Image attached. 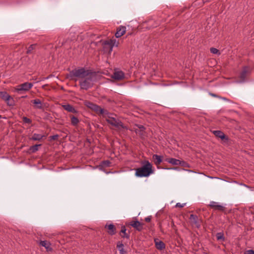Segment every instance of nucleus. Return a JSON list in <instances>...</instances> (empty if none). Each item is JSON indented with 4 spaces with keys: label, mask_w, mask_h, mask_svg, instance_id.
Instances as JSON below:
<instances>
[{
    "label": "nucleus",
    "mask_w": 254,
    "mask_h": 254,
    "mask_svg": "<svg viewBox=\"0 0 254 254\" xmlns=\"http://www.w3.org/2000/svg\"><path fill=\"white\" fill-rule=\"evenodd\" d=\"M102 116L106 121L111 126L115 127L118 130L127 129V127L124 126L122 122L116 117V116L109 113L107 110L103 114Z\"/></svg>",
    "instance_id": "1"
},
{
    "label": "nucleus",
    "mask_w": 254,
    "mask_h": 254,
    "mask_svg": "<svg viewBox=\"0 0 254 254\" xmlns=\"http://www.w3.org/2000/svg\"><path fill=\"white\" fill-rule=\"evenodd\" d=\"M96 75V72L91 70L85 69L83 67L75 68L69 73L70 77H75L78 78H93Z\"/></svg>",
    "instance_id": "2"
},
{
    "label": "nucleus",
    "mask_w": 254,
    "mask_h": 254,
    "mask_svg": "<svg viewBox=\"0 0 254 254\" xmlns=\"http://www.w3.org/2000/svg\"><path fill=\"white\" fill-rule=\"evenodd\" d=\"M153 173L152 164L148 161H146L143 163L141 167L135 170V175L136 177L142 178L148 177Z\"/></svg>",
    "instance_id": "3"
},
{
    "label": "nucleus",
    "mask_w": 254,
    "mask_h": 254,
    "mask_svg": "<svg viewBox=\"0 0 254 254\" xmlns=\"http://www.w3.org/2000/svg\"><path fill=\"white\" fill-rule=\"evenodd\" d=\"M84 104L86 107L94 111L97 114L100 115H103L106 111L104 109L101 108L100 106L89 101H85Z\"/></svg>",
    "instance_id": "4"
},
{
    "label": "nucleus",
    "mask_w": 254,
    "mask_h": 254,
    "mask_svg": "<svg viewBox=\"0 0 254 254\" xmlns=\"http://www.w3.org/2000/svg\"><path fill=\"white\" fill-rule=\"evenodd\" d=\"M112 78L113 79H124L125 78H128L129 77L127 75L125 74V73L121 69L116 68L114 70Z\"/></svg>",
    "instance_id": "5"
},
{
    "label": "nucleus",
    "mask_w": 254,
    "mask_h": 254,
    "mask_svg": "<svg viewBox=\"0 0 254 254\" xmlns=\"http://www.w3.org/2000/svg\"><path fill=\"white\" fill-rule=\"evenodd\" d=\"M190 220L191 225L193 227H195L197 228H200L201 221L196 215L190 214Z\"/></svg>",
    "instance_id": "6"
},
{
    "label": "nucleus",
    "mask_w": 254,
    "mask_h": 254,
    "mask_svg": "<svg viewBox=\"0 0 254 254\" xmlns=\"http://www.w3.org/2000/svg\"><path fill=\"white\" fill-rule=\"evenodd\" d=\"M209 206L213 208L215 210L223 211L225 210V206L220 204L219 202L211 201H210Z\"/></svg>",
    "instance_id": "7"
},
{
    "label": "nucleus",
    "mask_w": 254,
    "mask_h": 254,
    "mask_svg": "<svg viewBox=\"0 0 254 254\" xmlns=\"http://www.w3.org/2000/svg\"><path fill=\"white\" fill-rule=\"evenodd\" d=\"M126 32V27L120 25L117 29V31L115 33V36L116 38H120L124 35Z\"/></svg>",
    "instance_id": "8"
},
{
    "label": "nucleus",
    "mask_w": 254,
    "mask_h": 254,
    "mask_svg": "<svg viewBox=\"0 0 254 254\" xmlns=\"http://www.w3.org/2000/svg\"><path fill=\"white\" fill-rule=\"evenodd\" d=\"M129 224L138 231H141L143 229V224L138 221H132Z\"/></svg>",
    "instance_id": "9"
},
{
    "label": "nucleus",
    "mask_w": 254,
    "mask_h": 254,
    "mask_svg": "<svg viewBox=\"0 0 254 254\" xmlns=\"http://www.w3.org/2000/svg\"><path fill=\"white\" fill-rule=\"evenodd\" d=\"M80 85L82 89L87 90L92 87L93 83L90 80H80Z\"/></svg>",
    "instance_id": "10"
},
{
    "label": "nucleus",
    "mask_w": 254,
    "mask_h": 254,
    "mask_svg": "<svg viewBox=\"0 0 254 254\" xmlns=\"http://www.w3.org/2000/svg\"><path fill=\"white\" fill-rule=\"evenodd\" d=\"M103 48L104 51L106 53H111L113 51V47L110 45L109 42L106 40L103 43Z\"/></svg>",
    "instance_id": "11"
},
{
    "label": "nucleus",
    "mask_w": 254,
    "mask_h": 254,
    "mask_svg": "<svg viewBox=\"0 0 254 254\" xmlns=\"http://www.w3.org/2000/svg\"><path fill=\"white\" fill-rule=\"evenodd\" d=\"M251 69L250 67L246 66L244 67L240 73V78L241 79H245L246 77L250 73Z\"/></svg>",
    "instance_id": "12"
},
{
    "label": "nucleus",
    "mask_w": 254,
    "mask_h": 254,
    "mask_svg": "<svg viewBox=\"0 0 254 254\" xmlns=\"http://www.w3.org/2000/svg\"><path fill=\"white\" fill-rule=\"evenodd\" d=\"M40 245L45 247L47 252H52L53 251V249L51 246V243L47 241H41L40 242Z\"/></svg>",
    "instance_id": "13"
},
{
    "label": "nucleus",
    "mask_w": 254,
    "mask_h": 254,
    "mask_svg": "<svg viewBox=\"0 0 254 254\" xmlns=\"http://www.w3.org/2000/svg\"><path fill=\"white\" fill-rule=\"evenodd\" d=\"M105 228L107 229V232L108 233V234L111 235H114L116 232V228L115 226L112 224H110L109 225L106 224L105 226Z\"/></svg>",
    "instance_id": "14"
},
{
    "label": "nucleus",
    "mask_w": 254,
    "mask_h": 254,
    "mask_svg": "<svg viewBox=\"0 0 254 254\" xmlns=\"http://www.w3.org/2000/svg\"><path fill=\"white\" fill-rule=\"evenodd\" d=\"M213 133L216 136L221 138L222 140H226V141L228 140V137H227L225 134L220 130H214L213 131Z\"/></svg>",
    "instance_id": "15"
},
{
    "label": "nucleus",
    "mask_w": 254,
    "mask_h": 254,
    "mask_svg": "<svg viewBox=\"0 0 254 254\" xmlns=\"http://www.w3.org/2000/svg\"><path fill=\"white\" fill-rule=\"evenodd\" d=\"M162 158L163 156L157 154H154L152 156V159L156 166H158L161 164L162 162Z\"/></svg>",
    "instance_id": "16"
},
{
    "label": "nucleus",
    "mask_w": 254,
    "mask_h": 254,
    "mask_svg": "<svg viewBox=\"0 0 254 254\" xmlns=\"http://www.w3.org/2000/svg\"><path fill=\"white\" fill-rule=\"evenodd\" d=\"M32 86V84L30 83L25 82L19 86V87L17 88V90H28L30 89Z\"/></svg>",
    "instance_id": "17"
},
{
    "label": "nucleus",
    "mask_w": 254,
    "mask_h": 254,
    "mask_svg": "<svg viewBox=\"0 0 254 254\" xmlns=\"http://www.w3.org/2000/svg\"><path fill=\"white\" fill-rule=\"evenodd\" d=\"M155 244L156 248L159 250H162L165 248V244L161 241L158 239H155Z\"/></svg>",
    "instance_id": "18"
},
{
    "label": "nucleus",
    "mask_w": 254,
    "mask_h": 254,
    "mask_svg": "<svg viewBox=\"0 0 254 254\" xmlns=\"http://www.w3.org/2000/svg\"><path fill=\"white\" fill-rule=\"evenodd\" d=\"M63 107L65 110L69 112L73 113H77V111L74 109V108L72 106L70 105V104L64 105H63Z\"/></svg>",
    "instance_id": "19"
},
{
    "label": "nucleus",
    "mask_w": 254,
    "mask_h": 254,
    "mask_svg": "<svg viewBox=\"0 0 254 254\" xmlns=\"http://www.w3.org/2000/svg\"><path fill=\"white\" fill-rule=\"evenodd\" d=\"M127 229L125 226L122 227V230L120 232V235L123 238H127L128 239L129 238V233H127L126 232Z\"/></svg>",
    "instance_id": "20"
},
{
    "label": "nucleus",
    "mask_w": 254,
    "mask_h": 254,
    "mask_svg": "<svg viewBox=\"0 0 254 254\" xmlns=\"http://www.w3.org/2000/svg\"><path fill=\"white\" fill-rule=\"evenodd\" d=\"M46 136L42 134L34 133L33 136L30 138L31 140L37 141L41 140L43 137H45Z\"/></svg>",
    "instance_id": "21"
},
{
    "label": "nucleus",
    "mask_w": 254,
    "mask_h": 254,
    "mask_svg": "<svg viewBox=\"0 0 254 254\" xmlns=\"http://www.w3.org/2000/svg\"><path fill=\"white\" fill-rule=\"evenodd\" d=\"M4 101L9 106H13L15 105L13 98L11 97L9 95L7 96V97Z\"/></svg>",
    "instance_id": "22"
},
{
    "label": "nucleus",
    "mask_w": 254,
    "mask_h": 254,
    "mask_svg": "<svg viewBox=\"0 0 254 254\" xmlns=\"http://www.w3.org/2000/svg\"><path fill=\"white\" fill-rule=\"evenodd\" d=\"M166 161L168 163L172 164L174 165H178L180 164H181L180 160L175 159V158H168L166 160Z\"/></svg>",
    "instance_id": "23"
},
{
    "label": "nucleus",
    "mask_w": 254,
    "mask_h": 254,
    "mask_svg": "<svg viewBox=\"0 0 254 254\" xmlns=\"http://www.w3.org/2000/svg\"><path fill=\"white\" fill-rule=\"evenodd\" d=\"M117 247L120 251V254H126V252L124 249V245L122 243L118 242Z\"/></svg>",
    "instance_id": "24"
},
{
    "label": "nucleus",
    "mask_w": 254,
    "mask_h": 254,
    "mask_svg": "<svg viewBox=\"0 0 254 254\" xmlns=\"http://www.w3.org/2000/svg\"><path fill=\"white\" fill-rule=\"evenodd\" d=\"M71 123L72 125L75 126L79 123V120L75 117L71 116Z\"/></svg>",
    "instance_id": "25"
},
{
    "label": "nucleus",
    "mask_w": 254,
    "mask_h": 254,
    "mask_svg": "<svg viewBox=\"0 0 254 254\" xmlns=\"http://www.w3.org/2000/svg\"><path fill=\"white\" fill-rule=\"evenodd\" d=\"M32 102L33 103V104H34L36 106V107L37 108H38V109L42 108V103H41V101H40V100H39L38 99H36L33 100Z\"/></svg>",
    "instance_id": "26"
},
{
    "label": "nucleus",
    "mask_w": 254,
    "mask_h": 254,
    "mask_svg": "<svg viewBox=\"0 0 254 254\" xmlns=\"http://www.w3.org/2000/svg\"><path fill=\"white\" fill-rule=\"evenodd\" d=\"M216 238H217V240L224 241V240H225V238L224 237V234H223V233H222L221 232L217 233Z\"/></svg>",
    "instance_id": "27"
},
{
    "label": "nucleus",
    "mask_w": 254,
    "mask_h": 254,
    "mask_svg": "<svg viewBox=\"0 0 254 254\" xmlns=\"http://www.w3.org/2000/svg\"><path fill=\"white\" fill-rule=\"evenodd\" d=\"M36 45V44L31 45L27 49V51L26 52L27 54H30L32 52V51L35 49Z\"/></svg>",
    "instance_id": "28"
},
{
    "label": "nucleus",
    "mask_w": 254,
    "mask_h": 254,
    "mask_svg": "<svg viewBox=\"0 0 254 254\" xmlns=\"http://www.w3.org/2000/svg\"><path fill=\"white\" fill-rule=\"evenodd\" d=\"M9 94L5 91H0V98L4 100Z\"/></svg>",
    "instance_id": "29"
},
{
    "label": "nucleus",
    "mask_w": 254,
    "mask_h": 254,
    "mask_svg": "<svg viewBox=\"0 0 254 254\" xmlns=\"http://www.w3.org/2000/svg\"><path fill=\"white\" fill-rule=\"evenodd\" d=\"M107 41L109 42L110 45H111V46H112L113 48L114 46H118V42H117L116 39H110Z\"/></svg>",
    "instance_id": "30"
},
{
    "label": "nucleus",
    "mask_w": 254,
    "mask_h": 254,
    "mask_svg": "<svg viewBox=\"0 0 254 254\" xmlns=\"http://www.w3.org/2000/svg\"><path fill=\"white\" fill-rule=\"evenodd\" d=\"M210 52L212 54H218L219 55L220 54L219 50L218 49H217L216 48H211L210 49Z\"/></svg>",
    "instance_id": "31"
},
{
    "label": "nucleus",
    "mask_w": 254,
    "mask_h": 254,
    "mask_svg": "<svg viewBox=\"0 0 254 254\" xmlns=\"http://www.w3.org/2000/svg\"><path fill=\"white\" fill-rule=\"evenodd\" d=\"M22 120H23V121L25 123H27V124H31V122H32V121L29 119V118H27V117H23L22 118Z\"/></svg>",
    "instance_id": "32"
},
{
    "label": "nucleus",
    "mask_w": 254,
    "mask_h": 254,
    "mask_svg": "<svg viewBox=\"0 0 254 254\" xmlns=\"http://www.w3.org/2000/svg\"><path fill=\"white\" fill-rule=\"evenodd\" d=\"M41 144H36L35 145H33L31 147V149L32 150L33 152H35L38 150V146H40Z\"/></svg>",
    "instance_id": "33"
},
{
    "label": "nucleus",
    "mask_w": 254,
    "mask_h": 254,
    "mask_svg": "<svg viewBox=\"0 0 254 254\" xmlns=\"http://www.w3.org/2000/svg\"><path fill=\"white\" fill-rule=\"evenodd\" d=\"M102 164L103 167H109L110 164V162L109 161H104L102 162Z\"/></svg>",
    "instance_id": "34"
},
{
    "label": "nucleus",
    "mask_w": 254,
    "mask_h": 254,
    "mask_svg": "<svg viewBox=\"0 0 254 254\" xmlns=\"http://www.w3.org/2000/svg\"><path fill=\"white\" fill-rule=\"evenodd\" d=\"M181 164H180L179 165H180L183 167H189V164L188 163H186L185 162L181 161Z\"/></svg>",
    "instance_id": "35"
},
{
    "label": "nucleus",
    "mask_w": 254,
    "mask_h": 254,
    "mask_svg": "<svg viewBox=\"0 0 254 254\" xmlns=\"http://www.w3.org/2000/svg\"><path fill=\"white\" fill-rule=\"evenodd\" d=\"M186 205V203H181L180 202L177 203L176 204V207H183Z\"/></svg>",
    "instance_id": "36"
},
{
    "label": "nucleus",
    "mask_w": 254,
    "mask_h": 254,
    "mask_svg": "<svg viewBox=\"0 0 254 254\" xmlns=\"http://www.w3.org/2000/svg\"><path fill=\"white\" fill-rule=\"evenodd\" d=\"M53 77H56V78H59V76L58 75H53V74H51L49 76L45 78L46 79H48L50 78H52Z\"/></svg>",
    "instance_id": "37"
},
{
    "label": "nucleus",
    "mask_w": 254,
    "mask_h": 254,
    "mask_svg": "<svg viewBox=\"0 0 254 254\" xmlns=\"http://www.w3.org/2000/svg\"><path fill=\"white\" fill-rule=\"evenodd\" d=\"M58 136H59L58 135L56 134V135L51 136H50V137H51V139L56 140L58 139Z\"/></svg>",
    "instance_id": "38"
},
{
    "label": "nucleus",
    "mask_w": 254,
    "mask_h": 254,
    "mask_svg": "<svg viewBox=\"0 0 254 254\" xmlns=\"http://www.w3.org/2000/svg\"><path fill=\"white\" fill-rule=\"evenodd\" d=\"M151 218H152L151 216H149L145 218V221L149 222L151 221Z\"/></svg>",
    "instance_id": "39"
},
{
    "label": "nucleus",
    "mask_w": 254,
    "mask_h": 254,
    "mask_svg": "<svg viewBox=\"0 0 254 254\" xmlns=\"http://www.w3.org/2000/svg\"><path fill=\"white\" fill-rule=\"evenodd\" d=\"M246 254H254V251L253 250H250L246 252Z\"/></svg>",
    "instance_id": "40"
},
{
    "label": "nucleus",
    "mask_w": 254,
    "mask_h": 254,
    "mask_svg": "<svg viewBox=\"0 0 254 254\" xmlns=\"http://www.w3.org/2000/svg\"><path fill=\"white\" fill-rule=\"evenodd\" d=\"M138 127L139 129H141V130H143L144 129V127L142 125H140V126H138Z\"/></svg>",
    "instance_id": "41"
},
{
    "label": "nucleus",
    "mask_w": 254,
    "mask_h": 254,
    "mask_svg": "<svg viewBox=\"0 0 254 254\" xmlns=\"http://www.w3.org/2000/svg\"><path fill=\"white\" fill-rule=\"evenodd\" d=\"M167 169H174V170H177V168H168Z\"/></svg>",
    "instance_id": "42"
},
{
    "label": "nucleus",
    "mask_w": 254,
    "mask_h": 254,
    "mask_svg": "<svg viewBox=\"0 0 254 254\" xmlns=\"http://www.w3.org/2000/svg\"><path fill=\"white\" fill-rule=\"evenodd\" d=\"M212 96H215V95L214 94H211Z\"/></svg>",
    "instance_id": "43"
},
{
    "label": "nucleus",
    "mask_w": 254,
    "mask_h": 254,
    "mask_svg": "<svg viewBox=\"0 0 254 254\" xmlns=\"http://www.w3.org/2000/svg\"><path fill=\"white\" fill-rule=\"evenodd\" d=\"M226 79H230L229 78H227Z\"/></svg>",
    "instance_id": "44"
}]
</instances>
